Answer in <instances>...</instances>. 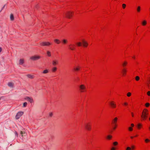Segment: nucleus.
<instances>
[{"mask_svg":"<svg viewBox=\"0 0 150 150\" xmlns=\"http://www.w3.org/2000/svg\"><path fill=\"white\" fill-rule=\"evenodd\" d=\"M148 114V110L146 109H144L143 111L141 116L143 120H144L146 119Z\"/></svg>","mask_w":150,"mask_h":150,"instance_id":"nucleus-1","label":"nucleus"},{"mask_svg":"<svg viewBox=\"0 0 150 150\" xmlns=\"http://www.w3.org/2000/svg\"><path fill=\"white\" fill-rule=\"evenodd\" d=\"M79 89L81 92H83L86 89L85 86L83 84H81L79 86Z\"/></svg>","mask_w":150,"mask_h":150,"instance_id":"nucleus-2","label":"nucleus"},{"mask_svg":"<svg viewBox=\"0 0 150 150\" xmlns=\"http://www.w3.org/2000/svg\"><path fill=\"white\" fill-rule=\"evenodd\" d=\"M73 13L71 11H68L66 13V17L68 18H70L73 16Z\"/></svg>","mask_w":150,"mask_h":150,"instance_id":"nucleus-3","label":"nucleus"},{"mask_svg":"<svg viewBox=\"0 0 150 150\" xmlns=\"http://www.w3.org/2000/svg\"><path fill=\"white\" fill-rule=\"evenodd\" d=\"M40 58L39 56H33L31 57L30 59L33 60H36Z\"/></svg>","mask_w":150,"mask_h":150,"instance_id":"nucleus-4","label":"nucleus"},{"mask_svg":"<svg viewBox=\"0 0 150 150\" xmlns=\"http://www.w3.org/2000/svg\"><path fill=\"white\" fill-rule=\"evenodd\" d=\"M23 112H18L16 115V119H19L23 115Z\"/></svg>","mask_w":150,"mask_h":150,"instance_id":"nucleus-5","label":"nucleus"},{"mask_svg":"<svg viewBox=\"0 0 150 150\" xmlns=\"http://www.w3.org/2000/svg\"><path fill=\"white\" fill-rule=\"evenodd\" d=\"M40 44L42 46H49L51 44L49 42H41Z\"/></svg>","mask_w":150,"mask_h":150,"instance_id":"nucleus-6","label":"nucleus"},{"mask_svg":"<svg viewBox=\"0 0 150 150\" xmlns=\"http://www.w3.org/2000/svg\"><path fill=\"white\" fill-rule=\"evenodd\" d=\"M85 127L86 129L88 130H90L91 129V125L89 123L86 124L85 125Z\"/></svg>","mask_w":150,"mask_h":150,"instance_id":"nucleus-7","label":"nucleus"},{"mask_svg":"<svg viewBox=\"0 0 150 150\" xmlns=\"http://www.w3.org/2000/svg\"><path fill=\"white\" fill-rule=\"evenodd\" d=\"M58 61L56 59L52 60V64L53 66H55L58 64Z\"/></svg>","mask_w":150,"mask_h":150,"instance_id":"nucleus-8","label":"nucleus"},{"mask_svg":"<svg viewBox=\"0 0 150 150\" xmlns=\"http://www.w3.org/2000/svg\"><path fill=\"white\" fill-rule=\"evenodd\" d=\"M69 49L71 50H74L75 49L74 45L72 44L70 45H69Z\"/></svg>","mask_w":150,"mask_h":150,"instance_id":"nucleus-9","label":"nucleus"},{"mask_svg":"<svg viewBox=\"0 0 150 150\" xmlns=\"http://www.w3.org/2000/svg\"><path fill=\"white\" fill-rule=\"evenodd\" d=\"M82 42L83 43V46L85 47H86L88 45V43L84 40H82Z\"/></svg>","mask_w":150,"mask_h":150,"instance_id":"nucleus-10","label":"nucleus"},{"mask_svg":"<svg viewBox=\"0 0 150 150\" xmlns=\"http://www.w3.org/2000/svg\"><path fill=\"white\" fill-rule=\"evenodd\" d=\"M111 107L112 108H115L116 106V104L113 101H111L110 103Z\"/></svg>","mask_w":150,"mask_h":150,"instance_id":"nucleus-11","label":"nucleus"},{"mask_svg":"<svg viewBox=\"0 0 150 150\" xmlns=\"http://www.w3.org/2000/svg\"><path fill=\"white\" fill-rule=\"evenodd\" d=\"M25 99L28 101H29L31 103H32L33 102V99L29 97H27L25 98Z\"/></svg>","mask_w":150,"mask_h":150,"instance_id":"nucleus-12","label":"nucleus"},{"mask_svg":"<svg viewBox=\"0 0 150 150\" xmlns=\"http://www.w3.org/2000/svg\"><path fill=\"white\" fill-rule=\"evenodd\" d=\"M117 118L116 117L113 120L112 122L113 123V124L115 125V126L116 125V123L117 122Z\"/></svg>","mask_w":150,"mask_h":150,"instance_id":"nucleus-13","label":"nucleus"},{"mask_svg":"<svg viewBox=\"0 0 150 150\" xmlns=\"http://www.w3.org/2000/svg\"><path fill=\"white\" fill-rule=\"evenodd\" d=\"M24 61L23 59H21L19 61V64L20 65H22L24 63Z\"/></svg>","mask_w":150,"mask_h":150,"instance_id":"nucleus-14","label":"nucleus"},{"mask_svg":"<svg viewBox=\"0 0 150 150\" xmlns=\"http://www.w3.org/2000/svg\"><path fill=\"white\" fill-rule=\"evenodd\" d=\"M8 86L10 88H12L13 86V83H9L8 84Z\"/></svg>","mask_w":150,"mask_h":150,"instance_id":"nucleus-15","label":"nucleus"},{"mask_svg":"<svg viewBox=\"0 0 150 150\" xmlns=\"http://www.w3.org/2000/svg\"><path fill=\"white\" fill-rule=\"evenodd\" d=\"M80 68V67L79 66H77L76 67H74V69L75 71H77L79 70Z\"/></svg>","mask_w":150,"mask_h":150,"instance_id":"nucleus-16","label":"nucleus"},{"mask_svg":"<svg viewBox=\"0 0 150 150\" xmlns=\"http://www.w3.org/2000/svg\"><path fill=\"white\" fill-rule=\"evenodd\" d=\"M54 42L58 44H59L60 43V41L58 39H55L54 40Z\"/></svg>","mask_w":150,"mask_h":150,"instance_id":"nucleus-17","label":"nucleus"},{"mask_svg":"<svg viewBox=\"0 0 150 150\" xmlns=\"http://www.w3.org/2000/svg\"><path fill=\"white\" fill-rule=\"evenodd\" d=\"M20 134H21V136L22 137L23 136V134H24L25 135V132L23 131H20Z\"/></svg>","mask_w":150,"mask_h":150,"instance_id":"nucleus-18","label":"nucleus"},{"mask_svg":"<svg viewBox=\"0 0 150 150\" xmlns=\"http://www.w3.org/2000/svg\"><path fill=\"white\" fill-rule=\"evenodd\" d=\"M10 18L11 20L13 21L14 20V17L13 14H11L10 15Z\"/></svg>","mask_w":150,"mask_h":150,"instance_id":"nucleus-19","label":"nucleus"},{"mask_svg":"<svg viewBox=\"0 0 150 150\" xmlns=\"http://www.w3.org/2000/svg\"><path fill=\"white\" fill-rule=\"evenodd\" d=\"M48 72V70L47 69H45L43 71V73L45 74H47Z\"/></svg>","mask_w":150,"mask_h":150,"instance_id":"nucleus-20","label":"nucleus"},{"mask_svg":"<svg viewBox=\"0 0 150 150\" xmlns=\"http://www.w3.org/2000/svg\"><path fill=\"white\" fill-rule=\"evenodd\" d=\"M127 64V62L126 61H125L123 63L122 65L123 67H125Z\"/></svg>","mask_w":150,"mask_h":150,"instance_id":"nucleus-21","label":"nucleus"},{"mask_svg":"<svg viewBox=\"0 0 150 150\" xmlns=\"http://www.w3.org/2000/svg\"><path fill=\"white\" fill-rule=\"evenodd\" d=\"M47 55L49 57H50L51 56V53H50V52L49 51H47Z\"/></svg>","mask_w":150,"mask_h":150,"instance_id":"nucleus-22","label":"nucleus"},{"mask_svg":"<svg viewBox=\"0 0 150 150\" xmlns=\"http://www.w3.org/2000/svg\"><path fill=\"white\" fill-rule=\"evenodd\" d=\"M62 42L64 44H66L67 42V40L66 39H64L63 40Z\"/></svg>","mask_w":150,"mask_h":150,"instance_id":"nucleus-23","label":"nucleus"},{"mask_svg":"<svg viewBox=\"0 0 150 150\" xmlns=\"http://www.w3.org/2000/svg\"><path fill=\"white\" fill-rule=\"evenodd\" d=\"M126 71L125 69H123L122 73L124 75H125V74L126 73Z\"/></svg>","mask_w":150,"mask_h":150,"instance_id":"nucleus-24","label":"nucleus"},{"mask_svg":"<svg viewBox=\"0 0 150 150\" xmlns=\"http://www.w3.org/2000/svg\"><path fill=\"white\" fill-rule=\"evenodd\" d=\"M57 68L56 67H53L52 69L53 72H55L57 70Z\"/></svg>","mask_w":150,"mask_h":150,"instance_id":"nucleus-25","label":"nucleus"},{"mask_svg":"<svg viewBox=\"0 0 150 150\" xmlns=\"http://www.w3.org/2000/svg\"><path fill=\"white\" fill-rule=\"evenodd\" d=\"M139 76H136L135 77V79L137 81H138L139 79Z\"/></svg>","mask_w":150,"mask_h":150,"instance_id":"nucleus-26","label":"nucleus"},{"mask_svg":"<svg viewBox=\"0 0 150 150\" xmlns=\"http://www.w3.org/2000/svg\"><path fill=\"white\" fill-rule=\"evenodd\" d=\"M112 137V136L110 135H108L107 136V138L108 139H110Z\"/></svg>","mask_w":150,"mask_h":150,"instance_id":"nucleus-27","label":"nucleus"},{"mask_svg":"<svg viewBox=\"0 0 150 150\" xmlns=\"http://www.w3.org/2000/svg\"><path fill=\"white\" fill-rule=\"evenodd\" d=\"M77 44L79 46H80L81 45V43L80 42H79L77 43Z\"/></svg>","mask_w":150,"mask_h":150,"instance_id":"nucleus-28","label":"nucleus"},{"mask_svg":"<svg viewBox=\"0 0 150 150\" xmlns=\"http://www.w3.org/2000/svg\"><path fill=\"white\" fill-rule=\"evenodd\" d=\"M113 144L114 146H116L118 144V142H114L113 143Z\"/></svg>","mask_w":150,"mask_h":150,"instance_id":"nucleus-29","label":"nucleus"},{"mask_svg":"<svg viewBox=\"0 0 150 150\" xmlns=\"http://www.w3.org/2000/svg\"><path fill=\"white\" fill-rule=\"evenodd\" d=\"M146 23V22L145 21H144L142 22V25H145Z\"/></svg>","mask_w":150,"mask_h":150,"instance_id":"nucleus-30","label":"nucleus"},{"mask_svg":"<svg viewBox=\"0 0 150 150\" xmlns=\"http://www.w3.org/2000/svg\"><path fill=\"white\" fill-rule=\"evenodd\" d=\"M126 6V5L125 4H122V7L123 9L125 8Z\"/></svg>","mask_w":150,"mask_h":150,"instance_id":"nucleus-31","label":"nucleus"},{"mask_svg":"<svg viewBox=\"0 0 150 150\" xmlns=\"http://www.w3.org/2000/svg\"><path fill=\"white\" fill-rule=\"evenodd\" d=\"M140 6H138L137 8V11L138 12H140Z\"/></svg>","mask_w":150,"mask_h":150,"instance_id":"nucleus-32","label":"nucleus"},{"mask_svg":"<svg viewBox=\"0 0 150 150\" xmlns=\"http://www.w3.org/2000/svg\"><path fill=\"white\" fill-rule=\"evenodd\" d=\"M27 104V103L26 102H25L23 103V107H25L26 106Z\"/></svg>","mask_w":150,"mask_h":150,"instance_id":"nucleus-33","label":"nucleus"},{"mask_svg":"<svg viewBox=\"0 0 150 150\" xmlns=\"http://www.w3.org/2000/svg\"><path fill=\"white\" fill-rule=\"evenodd\" d=\"M128 129L130 131H131L132 130H133V128L132 127H129V128H128Z\"/></svg>","mask_w":150,"mask_h":150,"instance_id":"nucleus-34","label":"nucleus"},{"mask_svg":"<svg viewBox=\"0 0 150 150\" xmlns=\"http://www.w3.org/2000/svg\"><path fill=\"white\" fill-rule=\"evenodd\" d=\"M150 105V104L149 103H146L145 104V106L146 107H148Z\"/></svg>","mask_w":150,"mask_h":150,"instance_id":"nucleus-35","label":"nucleus"},{"mask_svg":"<svg viewBox=\"0 0 150 150\" xmlns=\"http://www.w3.org/2000/svg\"><path fill=\"white\" fill-rule=\"evenodd\" d=\"M131 95V93L130 92L128 93L127 94V96L128 97H129Z\"/></svg>","mask_w":150,"mask_h":150,"instance_id":"nucleus-36","label":"nucleus"},{"mask_svg":"<svg viewBox=\"0 0 150 150\" xmlns=\"http://www.w3.org/2000/svg\"><path fill=\"white\" fill-rule=\"evenodd\" d=\"M49 115L50 117H52L53 115V113L52 112L50 113Z\"/></svg>","mask_w":150,"mask_h":150,"instance_id":"nucleus-37","label":"nucleus"},{"mask_svg":"<svg viewBox=\"0 0 150 150\" xmlns=\"http://www.w3.org/2000/svg\"><path fill=\"white\" fill-rule=\"evenodd\" d=\"M149 141H150V140L149 139H146L145 140V142L146 143H147L148 142H149Z\"/></svg>","mask_w":150,"mask_h":150,"instance_id":"nucleus-38","label":"nucleus"},{"mask_svg":"<svg viewBox=\"0 0 150 150\" xmlns=\"http://www.w3.org/2000/svg\"><path fill=\"white\" fill-rule=\"evenodd\" d=\"M27 76L29 78H33L32 76L31 75H28Z\"/></svg>","mask_w":150,"mask_h":150,"instance_id":"nucleus-39","label":"nucleus"},{"mask_svg":"<svg viewBox=\"0 0 150 150\" xmlns=\"http://www.w3.org/2000/svg\"><path fill=\"white\" fill-rule=\"evenodd\" d=\"M131 148L129 147H128L126 148V150H131Z\"/></svg>","mask_w":150,"mask_h":150,"instance_id":"nucleus-40","label":"nucleus"},{"mask_svg":"<svg viewBox=\"0 0 150 150\" xmlns=\"http://www.w3.org/2000/svg\"><path fill=\"white\" fill-rule=\"evenodd\" d=\"M147 94L149 96H150V91H149L147 92Z\"/></svg>","mask_w":150,"mask_h":150,"instance_id":"nucleus-41","label":"nucleus"},{"mask_svg":"<svg viewBox=\"0 0 150 150\" xmlns=\"http://www.w3.org/2000/svg\"><path fill=\"white\" fill-rule=\"evenodd\" d=\"M115 150V148L114 147H112L111 149V150Z\"/></svg>","mask_w":150,"mask_h":150,"instance_id":"nucleus-42","label":"nucleus"},{"mask_svg":"<svg viewBox=\"0 0 150 150\" xmlns=\"http://www.w3.org/2000/svg\"><path fill=\"white\" fill-rule=\"evenodd\" d=\"M141 126V125L140 124H139L138 125V128H139V127Z\"/></svg>","mask_w":150,"mask_h":150,"instance_id":"nucleus-43","label":"nucleus"},{"mask_svg":"<svg viewBox=\"0 0 150 150\" xmlns=\"http://www.w3.org/2000/svg\"><path fill=\"white\" fill-rule=\"evenodd\" d=\"M131 148V149H134V146H132Z\"/></svg>","mask_w":150,"mask_h":150,"instance_id":"nucleus-44","label":"nucleus"},{"mask_svg":"<svg viewBox=\"0 0 150 150\" xmlns=\"http://www.w3.org/2000/svg\"><path fill=\"white\" fill-rule=\"evenodd\" d=\"M115 126H114V127L113 128L114 129H116V125L115 126Z\"/></svg>","mask_w":150,"mask_h":150,"instance_id":"nucleus-45","label":"nucleus"},{"mask_svg":"<svg viewBox=\"0 0 150 150\" xmlns=\"http://www.w3.org/2000/svg\"><path fill=\"white\" fill-rule=\"evenodd\" d=\"M131 125L133 127L134 126V125L133 124H132Z\"/></svg>","mask_w":150,"mask_h":150,"instance_id":"nucleus-46","label":"nucleus"},{"mask_svg":"<svg viewBox=\"0 0 150 150\" xmlns=\"http://www.w3.org/2000/svg\"><path fill=\"white\" fill-rule=\"evenodd\" d=\"M15 134H16V135L17 136H18V134L17 133H16V132Z\"/></svg>","mask_w":150,"mask_h":150,"instance_id":"nucleus-47","label":"nucleus"},{"mask_svg":"<svg viewBox=\"0 0 150 150\" xmlns=\"http://www.w3.org/2000/svg\"><path fill=\"white\" fill-rule=\"evenodd\" d=\"M132 117H133L134 116V115H133V113H132Z\"/></svg>","mask_w":150,"mask_h":150,"instance_id":"nucleus-48","label":"nucleus"},{"mask_svg":"<svg viewBox=\"0 0 150 150\" xmlns=\"http://www.w3.org/2000/svg\"><path fill=\"white\" fill-rule=\"evenodd\" d=\"M124 104H125V105H127V103H124Z\"/></svg>","mask_w":150,"mask_h":150,"instance_id":"nucleus-49","label":"nucleus"},{"mask_svg":"<svg viewBox=\"0 0 150 150\" xmlns=\"http://www.w3.org/2000/svg\"><path fill=\"white\" fill-rule=\"evenodd\" d=\"M133 138V137H132V136L131 137V138L132 139V138Z\"/></svg>","mask_w":150,"mask_h":150,"instance_id":"nucleus-50","label":"nucleus"},{"mask_svg":"<svg viewBox=\"0 0 150 150\" xmlns=\"http://www.w3.org/2000/svg\"><path fill=\"white\" fill-rule=\"evenodd\" d=\"M133 58H134V59H135V57H134H134H133Z\"/></svg>","mask_w":150,"mask_h":150,"instance_id":"nucleus-51","label":"nucleus"},{"mask_svg":"<svg viewBox=\"0 0 150 150\" xmlns=\"http://www.w3.org/2000/svg\"><path fill=\"white\" fill-rule=\"evenodd\" d=\"M137 135H136L135 137H137Z\"/></svg>","mask_w":150,"mask_h":150,"instance_id":"nucleus-52","label":"nucleus"},{"mask_svg":"<svg viewBox=\"0 0 150 150\" xmlns=\"http://www.w3.org/2000/svg\"><path fill=\"white\" fill-rule=\"evenodd\" d=\"M149 129H150V127H149Z\"/></svg>","mask_w":150,"mask_h":150,"instance_id":"nucleus-53","label":"nucleus"}]
</instances>
